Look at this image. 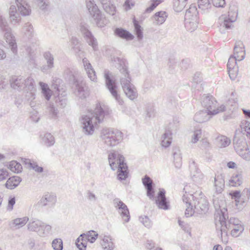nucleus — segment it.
<instances>
[{
  "instance_id": "obj_41",
  "label": "nucleus",
  "mask_w": 250,
  "mask_h": 250,
  "mask_svg": "<svg viewBox=\"0 0 250 250\" xmlns=\"http://www.w3.org/2000/svg\"><path fill=\"white\" fill-rule=\"evenodd\" d=\"M244 114L247 117L250 118V111H248L245 109H243Z\"/></svg>"
},
{
  "instance_id": "obj_4",
  "label": "nucleus",
  "mask_w": 250,
  "mask_h": 250,
  "mask_svg": "<svg viewBox=\"0 0 250 250\" xmlns=\"http://www.w3.org/2000/svg\"><path fill=\"white\" fill-rule=\"evenodd\" d=\"M198 12L195 6H191L185 14L186 26L188 30L196 28L198 23Z\"/></svg>"
},
{
  "instance_id": "obj_32",
  "label": "nucleus",
  "mask_w": 250,
  "mask_h": 250,
  "mask_svg": "<svg viewBox=\"0 0 250 250\" xmlns=\"http://www.w3.org/2000/svg\"><path fill=\"white\" fill-rule=\"evenodd\" d=\"M229 195L231 196L232 199L235 200L236 202H239L241 197V193L239 191H234L229 193Z\"/></svg>"
},
{
  "instance_id": "obj_34",
  "label": "nucleus",
  "mask_w": 250,
  "mask_h": 250,
  "mask_svg": "<svg viewBox=\"0 0 250 250\" xmlns=\"http://www.w3.org/2000/svg\"><path fill=\"white\" fill-rule=\"evenodd\" d=\"M8 175V172L6 170L0 169V182L6 179Z\"/></svg>"
},
{
  "instance_id": "obj_7",
  "label": "nucleus",
  "mask_w": 250,
  "mask_h": 250,
  "mask_svg": "<svg viewBox=\"0 0 250 250\" xmlns=\"http://www.w3.org/2000/svg\"><path fill=\"white\" fill-rule=\"evenodd\" d=\"M237 61L233 57H230L228 62V70L229 76L231 79H235L238 74V68L237 65Z\"/></svg>"
},
{
  "instance_id": "obj_28",
  "label": "nucleus",
  "mask_w": 250,
  "mask_h": 250,
  "mask_svg": "<svg viewBox=\"0 0 250 250\" xmlns=\"http://www.w3.org/2000/svg\"><path fill=\"white\" fill-rule=\"evenodd\" d=\"M102 246L104 249H110L113 247V243L111 239L106 237L104 238Z\"/></svg>"
},
{
  "instance_id": "obj_18",
  "label": "nucleus",
  "mask_w": 250,
  "mask_h": 250,
  "mask_svg": "<svg viewBox=\"0 0 250 250\" xmlns=\"http://www.w3.org/2000/svg\"><path fill=\"white\" fill-rule=\"evenodd\" d=\"M124 90L126 96L130 99L133 100L136 97L135 91L130 85H125L124 86Z\"/></svg>"
},
{
  "instance_id": "obj_27",
  "label": "nucleus",
  "mask_w": 250,
  "mask_h": 250,
  "mask_svg": "<svg viewBox=\"0 0 250 250\" xmlns=\"http://www.w3.org/2000/svg\"><path fill=\"white\" fill-rule=\"evenodd\" d=\"M40 85L43 94L46 96V99L48 100L51 96V90L48 88L46 84L41 83Z\"/></svg>"
},
{
  "instance_id": "obj_15",
  "label": "nucleus",
  "mask_w": 250,
  "mask_h": 250,
  "mask_svg": "<svg viewBox=\"0 0 250 250\" xmlns=\"http://www.w3.org/2000/svg\"><path fill=\"white\" fill-rule=\"evenodd\" d=\"M115 34L119 37L126 40H132L134 38L132 34L122 28H117L115 31Z\"/></svg>"
},
{
  "instance_id": "obj_39",
  "label": "nucleus",
  "mask_w": 250,
  "mask_h": 250,
  "mask_svg": "<svg viewBox=\"0 0 250 250\" xmlns=\"http://www.w3.org/2000/svg\"><path fill=\"white\" fill-rule=\"evenodd\" d=\"M227 166L230 168H234L236 167V164L233 162H229L227 164Z\"/></svg>"
},
{
  "instance_id": "obj_2",
  "label": "nucleus",
  "mask_w": 250,
  "mask_h": 250,
  "mask_svg": "<svg viewBox=\"0 0 250 250\" xmlns=\"http://www.w3.org/2000/svg\"><path fill=\"white\" fill-rule=\"evenodd\" d=\"M109 165L111 168H118V177L119 179H125L128 174L127 167L125 163L124 157L116 152L110 153L108 155Z\"/></svg>"
},
{
  "instance_id": "obj_11",
  "label": "nucleus",
  "mask_w": 250,
  "mask_h": 250,
  "mask_svg": "<svg viewBox=\"0 0 250 250\" xmlns=\"http://www.w3.org/2000/svg\"><path fill=\"white\" fill-rule=\"evenodd\" d=\"M167 18V14L166 12L160 11L155 13L153 16V20L156 24H161L163 23Z\"/></svg>"
},
{
  "instance_id": "obj_5",
  "label": "nucleus",
  "mask_w": 250,
  "mask_h": 250,
  "mask_svg": "<svg viewBox=\"0 0 250 250\" xmlns=\"http://www.w3.org/2000/svg\"><path fill=\"white\" fill-rule=\"evenodd\" d=\"M103 134L105 143L111 146L118 144L123 138L122 133L117 129H105Z\"/></svg>"
},
{
  "instance_id": "obj_47",
  "label": "nucleus",
  "mask_w": 250,
  "mask_h": 250,
  "mask_svg": "<svg viewBox=\"0 0 250 250\" xmlns=\"http://www.w3.org/2000/svg\"><path fill=\"white\" fill-rule=\"evenodd\" d=\"M1 157V156L0 155V158Z\"/></svg>"
},
{
  "instance_id": "obj_14",
  "label": "nucleus",
  "mask_w": 250,
  "mask_h": 250,
  "mask_svg": "<svg viewBox=\"0 0 250 250\" xmlns=\"http://www.w3.org/2000/svg\"><path fill=\"white\" fill-rule=\"evenodd\" d=\"M117 206L119 209L121 210V213L122 215L123 218L125 221L129 220V211L127 208L126 206L121 201H118L117 202Z\"/></svg>"
},
{
  "instance_id": "obj_19",
  "label": "nucleus",
  "mask_w": 250,
  "mask_h": 250,
  "mask_svg": "<svg viewBox=\"0 0 250 250\" xmlns=\"http://www.w3.org/2000/svg\"><path fill=\"white\" fill-rule=\"evenodd\" d=\"M242 183V176L240 174H236L232 177L229 180V185L232 187H237Z\"/></svg>"
},
{
  "instance_id": "obj_29",
  "label": "nucleus",
  "mask_w": 250,
  "mask_h": 250,
  "mask_svg": "<svg viewBox=\"0 0 250 250\" xmlns=\"http://www.w3.org/2000/svg\"><path fill=\"white\" fill-rule=\"evenodd\" d=\"M236 19V14H235V16L232 17L231 18H226L224 21V24L226 28H230L232 26V23Z\"/></svg>"
},
{
  "instance_id": "obj_25",
  "label": "nucleus",
  "mask_w": 250,
  "mask_h": 250,
  "mask_svg": "<svg viewBox=\"0 0 250 250\" xmlns=\"http://www.w3.org/2000/svg\"><path fill=\"white\" fill-rule=\"evenodd\" d=\"M52 247L55 250H62L63 244L62 239H55L52 242Z\"/></svg>"
},
{
  "instance_id": "obj_13",
  "label": "nucleus",
  "mask_w": 250,
  "mask_h": 250,
  "mask_svg": "<svg viewBox=\"0 0 250 250\" xmlns=\"http://www.w3.org/2000/svg\"><path fill=\"white\" fill-rule=\"evenodd\" d=\"M21 181L19 177L13 176L9 178L5 183V187L8 189H14L17 187Z\"/></svg>"
},
{
  "instance_id": "obj_45",
  "label": "nucleus",
  "mask_w": 250,
  "mask_h": 250,
  "mask_svg": "<svg viewBox=\"0 0 250 250\" xmlns=\"http://www.w3.org/2000/svg\"><path fill=\"white\" fill-rule=\"evenodd\" d=\"M179 2H185L187 0H178Z\"/></svg>"
},
{
  "instance_id": "obj_40",
  "label": "nucleus",
  "mask_w": 250,
  "mask_h": 250,
  "mask_svg": "<svg viewBox=\"0 0 250 250\" xmlns=\"http://www.w3.org/2000/svg\"><path fill=\"white\" fill-rule=\"evenodd\" d=\"M213 250H223V247L220 245H216L214 246Z\"/></svg>"
},
{
  "instance_id": "obj_17",
  "label": "nucleus",
  "mask_w": 250,
  "mask_h": 250,
  "mask_svg": "<svg viewBox=\"0 0 250 250\" xmlns=\"http://www.w3.org/2000/svg\"><path fill=\"white\" fill-rule=\"evenodd\" d=\"M163 1V0H150L149 1L148 6L145 10V12L146 13H151Z\"/></svg>"
},
{
  "instance_id": "obj_3",
  "label": "nucleus",
  "mask_w": 250,
  "mask_h": 250,
  "mask_svg": "<svg viewBox=\"0 0 250 250\" xmlns=\"http://www.w3.org/2000/svg\"><path fill=\"white\" fill-rule=\"evenodd\" d=\"M203 105L208 115H215L225 110L224 105L219 106L217 101L212 96H207L203 100Z\"/></svg>"
},
{
  "instance_id": "obj_37",
  "label": "nucleus",
  "mask_w": 250,
  "mask_h": 250,
  "mask_svg": "<svg viewBox=\"0 0 250 250\" xmlns=\"http://www.w3.org/2000/svg\"><path fill=\"white\" fill-rule=\"evenodd\" d=\"M141 221L146 227H149L151 226V222L149 219L146 216L141 217Z\"/></svg>"
},
{
  "instance_id": "obj_26",
  "label": "nucleus",
  "mask_w": 250,
  "mask_h": 250,
  "mask_svg": "<svg viewBox=\"0 0 250 250\" xmlns=\"http://www.w3.org/2000/svg\"><path fill=\"white\" fill-rule=\"evenodd\" d=\"M28 221V218L26 217L21 218H17L14 220V224L15 226L20 227L25 225Z\"/></svg>"
},
{
  "instance_id": "obj_24",
  "label": "nucleus",
  "mask_w": 250,
  "mask_h": 250,
  "mask_svg": "<svg viewBox=\"0 0 250 250\" xmlns=\"http://www.w3.org/2000/svg\"><path fill=\"white\" fill-rule=\"evenodd\" d=\"M85 236L88 242L93 243L97 239L98 234L96 231L91 230L85 233Z\"/></svg>"
},
{
  "instance_id": "obj_44",
  "label": "nucleus",
  "mask_w": 250,
  "mask_h": 250,
  "mask_svg": "<svg viewBox=\"0 0 250 250\" xmlns=\"http://www.w3.org/2000/svg\"><path fill=\"white\" fill-rule=\"evenodd\" d=\"M225 250H232V249L229 247H227L225 249Z\"/></svg>"
},
{
  "instance_id": "obj_22",
  "label": "nucleus",
  "mask_w": 250,
  "mask_h": 250,
  "mask_svg": "<svg viewBox=\"0 0 250 250\" xmlns=\"http://www.w3.org/2000/svg\"><path fill=\"white\" fill-rule=\"evenodd\" d=\"M9 168L15 173H19L21 171L22 168L20 163L16 161H12L9 164Z\"/></svg>"
},
{
  "instance_id": "obj_20",
  "label": "nucleus",
  "mask_w": 250,
  "mask_h": 250,
  "mask_svg": "<svg viewBox=\"0 0 250 250\" xmlns=\"http://www.w3.org/2000/svg\"><path fill=\"white\" fill-rule=\"evenodd\" d=\"M56 197L50 194H45L41 200V203L43 206H45L48 203H54L56 201Z\"/></svg>"
},
{
  "instance_id": "obj_16",
  "label": "nucleus",
  "mask_w": 250,
  "mask_h": 250,
  "mask_svg": "<svg viewBox=\"0 0 250 250\" xmlns=\"http://www.w3.org/2000/svg\"><path fill=\"white\" fill-rule=\"evenodd\" d=\"M88 241L85 233L81 234L77 239L76 245L80 250H85Z\"/></svg>"
},
{
  "instance_id": "obj_36",
  "label": "nucleus",
  "mask_w": 250,
  "mask_h": 250,
  "mask_svg": "<svg viewBox=\"0 0 250 250\" xmlns=\"http://www.w3.org/2000/svg\"><path fill=\"white\" fill-rule=\"evenodd\" d=\"M134 4L131 1V0H126L124 5L125 10L127 11L133 6Z\"/></svg>"
},
{
  "instance_id": "obj_31",
  "label": "nucleus",
  "mask_w": 250,
  "mask_h": 250,
  "mask_svg": "<svg viewBox=\"0 0 250 250\" xmlns=\"http://www.w3.org/2000/svg\"><path fill=\"white\" fill-rule=\"evenodd\" d=\"M220 146L222 147H225L229 145L230 140L225 136H221L220 137Z\"/></svg>"
},
{
  "instance_id": "obj_43",
  "label": "nucleus",
  "mask_w": 250,
  "mask_h": 250,
  "mask_svg": "<svg viewBox=\"0 0 250 250\" xmlns=\"http://www.w3.org/2000/svg\"><path fill=\"white\" fill-rule=\"evenodd\" d=\"M2 201H3L2 197H1V196H0V206L1 205Z\"/></svg>"
},
{
  "instance_id": "obj_8",
  "label": "nucleus",
  "mask_w": 250,
  "mask_h": 250,
  "mask_svg": "<svg viewBox=\"0 0 250 250\" xmlns=\"http://www.w3.org/2000/svg\"><path fill=\"white\" fill-rule=\"evenodd\" d=\"M245 50L244 45L241 42H238L234 49L233 58L237 61L242 60L245 56Z\"/></svg>"
},
{
  "instance_id": "obj_46",
  "label": "nucleus",
  "mask_w": 250,
  "mask_h": 250,
  "mask_svg": "<svg viewBox=\"0 0 250 250\" xmlns=\"http://www.w3.org/2000/svg\"><path fill=\"white\" fill-rule=\"evenodd\" d=\"M39 171H41H41H42V168H41V167H40V168L39 169Z\"/></svg>"
},
{
  "instance_id": "obj_10",
  "label": "nucleus",
  "mask_w": 250,
  "mask_h": 250,
  "mask_svg": "<svg viewBox=\"0 0 250 250\" xmlns=\"http://www.w3.org/2000/svg\"><path fill=\"white\" fill-rule=\"evenodd\" d=\"M104 78H105L106 85L110 92L114 97H117V93L115 89V82L111 79L110 74L108 72L105 73Z\"/></svg>"
},
{
  "instance_id": "obj_9",
  "label": "nucleus",
  "mask_w": 250,
  "mask_h": 250,
  "mask_svg": "<svg viewBox=\"0 0 250 250\" xmlns=\"http://www.w3.org/2000/svg\"><path fill=\"white\" fill-rule=\"evenodd\" d=\"M156 204L158 207L163 209L168 208V203L166 201L165 191L164 190H160L156 199Z\"/></svg>"
},
{
  "instance_id": "obj_42",
  "label": "nucleus",
  "mask_w": 250,
  "mask_h": 250,
  "mask_svg": "<svg viewBox=\"0 0 250 250\" xmlns=\"http://www.w3.org/2000/svg\"><path fill=\"white\" fill-rule=\"evenodd\" d=\"M198 139L197 137V135H195L194 138V141H193V143H195L198 141Z\"/></svg>"
},
{
  "instance_id": "obj_23",
  "label": "nucleus",
  "mask_w": 250,
  "mask_h": 250,
  "mask_svg": "<svg viewBox=\"0 0 250 250\" xmlns=\"http://www.w3.org/2000/svg\"><path fill=\"white\" fill-rule=\"evenodd\" d=\"M171 133H165L161 143L162 146L164 147H168L171 144Z\"/></svg>"
},
{
  "instance_id": "obj_33",
  "label": "nucleus",
  "mask_w": 250,
  "mask_h": 250,
  "mask_svg": "<svg viewBox=\"0 0 250 250\" xmlns=\"http://www.w3.org/2000/svg\"><path fill=\"white\" fill-rule=\"evenodd\" d=\"M104 9L106 12L108 13L111 15H114L116 12V8L115 7L111 5V6H105Z\"/></svg>"
},
{
  "instance_id": "obj_21",
  "label": "nucleus",
  "mask_w": 250,
  "mask_h": 250,
  "mask_svg": "<svg viewBox=\"0 0 250 250\" xmlns=\"http://www.w3.org/2000/svg\"><path fill=\"white\" fill-rule=\"evenodd\" d=\"M133 24L135 27V32L139 40L143 38V32L141 26L139 25L138 21L135 19L133 20Z\"/></svg>"
},
{
  "instance_id": "obj_6",
  "label": "nucleus",
  "mask_w": 250,
  "mask_h": 250,
  "mask_svg": "<svg viewBox=\"0 0 250 250\" xmlns=\"http://www.w3.org/2000/svg\"><path fill=\"white\" fill-rule=\"evenodd\" d=\"M229 229L231 230V234L233 236L237 237L243 232L244 227L239 220L232 218L229 221Z\"/></svg>"
},
{
  "instance_id": "obj_1",
  "label": "nucleus",
  "mask_w": 250,
  "mask_h": 250,
  "mask_svg": "<svg viewBox=\"0 0 250 250\" xmlns=\"http://www.w3.org/2000/svg\"><path fill=\"white\" fill-rule=\"evenodd\" d=\"M105 112L100 104H96L93 112H89L83 118L84 129L88 133H92L94 128L104 120Z\"/></svg>"
},
{
  "instance_id": "obj_12",
  "label": "nucleus",
  "mask_w": 250,
  "mask_h": 250,
  "mask_svg": "<svg viewBox=\"0 0 250 250\" xmlns=\"http://www.w3.org/2000/svg\"><path fill=\"white\" fill-rule=\"evenodd\" d=\"M143 183L146 188L147 189V194L150 198L153 197L154 191L152 189V180L147 176H146L143 179Z\"/></svg>"
},
{
  "instance_id": "obj_38",
  "label": "nucleus",
  "mask_w": 250,
  "mask_h": 250,
  "mask_svg": "<svg viewBox=\"0 0 250 250\" xmlns=\"http://www.w3.org/2000/svg\"><path fill=\"white\" fill-rule=\"evenodd\" d=\"M198 4L199 8H203L209 4L208 0H198Z\"/></svg>"
},
{
  "instance_id": "obj_30",
  "label": "nucleus",
  "mask_w": 250,
  "mask_h": 250,
  "mask_svg": "<svg viewBox=\"0 0 250 250\" xmlns=\"http://www.w3.org/2000/svg\"><path fill=\"white\" fill-rule=\"evenodd\" d=\"M15 203L16 198L13 196H9L7 205V209L9 210H12Z\"/></svg>"
},
{
  "instance_id": "obj_35",
  "label": "nucleus",
  "mask_w": 250,
  "mask_h": 250,
  "mask_svg": "<svg viewBox=\"0 0 250 250\" xmlns=\"http://www.w3.org/2000/svg\"><path fill=\"white\" fill-rule=\"evenodd\" d=\"M212 2L216 7H223L226 3L225 0H212Z\"/></svg>"
}]
</instances>
